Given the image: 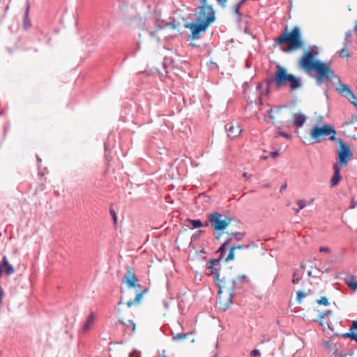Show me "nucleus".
Wrapping results in <instances>:
<instances>
[{"label":"nucleus","mask_w":357,"mask_h":357,"mask_svg":"<svg viewBox=\"0 0 357 357\" xmlns=\"http://www.w3.org/2000/svg\"><path fill=\"white\" fill-rule=\"evenodd\" d=\"M287 183L282 185V186L280 187V192H282L283 191H284L287 189Z\"/></svg>","instance_id":"nucleus-41"},{"label":"nucleus","mask_w":357,"mask_h":357,"mask_svg":"<svg viewBox=\"0 0 357 357\" xmlns=\"http://www.w3.org/2000/svg\"><path fill=\"white\" fill-rule=\"evenodd\" d=\"M319 251L321 252H330V249L328 247H320Z\"/></svg>","instance_id":"nucleus-39"},{"label":"nucleus","mask_w":357,"mask_h":357,"mask_svg":"<svg viewBox=\"0 0 357 357\" xmlns=\"http://www.w3.org/2000/svg\"><path fill=\"white\" fill-rule=\"evenodd\" d=\"M349 286L352 287L354 289H357V283L351 284Z\"/></svg>","instance_id":"nucleus-46"},{"label":"nucleus","mask_w":357,"mask_h":357,"mask_svg":"<svg viewBox=\"0 0 357 357\" xmlns=\"http://www.w3.org/2000/svg\"><path fill=\"white\" fill-rule=\"evenodd\" d=\"M272 112H273V108L269 109L267 111V116H268V117L269 119H271L272 120H274L275 119V116L272 114Z\"/></svg>","instance_id":"nucleus-35"},{"label":"nucleus","mask_w":357,"mask_h":357,"mask_svg":"<svg viewBox=\"0 0 357 357\" xmlns=\"http://www.w3.org/2000/svg\"><path fill=\"white\" fill-rule=\"evenodd\" d=\"M335 130L329 125H324L323 126H315L312 128L310 132L311 137L314 140V142H320L324 137L331 135L329 140H335Z\"/></svg>","instance_id":"nucleus-6"},{"label":"nucleus","mask_w":357,"mask_h":357,"mask_svg":"<svg viewBox=\"0 0 357 357\" xmlns=\"http://www.w3.org/2000/svg\"><path fill=\"white\" fill-rule=\"evenodd\" d=\"M354 31L357 32V20L355 22Z\"/></svg>","instance_id":"nucleus-49"},{"label":"nucleus","mask_w":357,"mask_h":357,"mask_svg":"<svg viewBox=\"0 0 357 357\" xmlns=\"http://www.w3.org/2000/svg\"><path fill=\"white\" fill-rule=\"evenodd\" d=\"M124 282L129 287L135 288L137 285L138 280L134 273V270L130 266L126 267V273L124 275Z\"/></svg>","instance_id":"nucleus-11"},{"label":"nucleus","mask_w":357,"mask_h":357,"mask_svg":"<svg viewBox=\"0 0 357 357\" xmlns=\"http://www.w3.org/2000/svg\"><path fill=\"white\" fill-rule=\"evenodd\" d=\"M188 221L189 222V223H191V224H201V223H202V220H199V219H197V220H190V219H188Z\"/></svg>","instance_id":"nucleus-36"},{"label":"nucleus","mask_w":357,"mask_h":357,"mask_svg":"<svg viewBox=\"0 0 357 357\" xmlns=\"http://www.w3.org/2000/svg\"><path fill=\"white\" fill-rule=\"evenodd\" d=\"M116 325L121 324L123 325L126 329L130 330L132 333L136 331V324L134 323L132 320H128L125 321L123 318H119L117 321L116 322Z\"/></svg>","instance_id":"nucleus-16"},{"label":"nucleus","mask_w":357,"mask_h":357,"mask_svg":"<svg viewBox=\"0 0 357 357\" xmlns=\"http://www.w3.org/2000/svg\"><path fill=\"white\" fill-rule=\"evenodd\" d=\"M284 43L288 45V49L283 50L284 52H290L302 47L303 42L301 40V31L298 26L294 27L291 32H288L286 29L274 41L275 46Z\"/></svg>","instance_id":"nucleus-5"},{"label":"nucleus","mask_w":357,"mask_h":357,"mask_svg":"<svg viewBox=\"0 0 357 357\" xmlns=\"http://www.w3.org/2000/svg\"><path fill=\"white\" fill-rule=\"evenodd\" d=\"M212 22L213 17L211 16L204 22L196 20V22H192L186 24L185 27L191 30V35L189 36V38L192 40L200 38V33L202 32H205L209 24Z\"/></svg>","instance_id":"nucleus-8"},{"label":"nucleus","mask_w":357,"mask_h":357,"mask_svg":"<svg viewBox=\"0 0 357 357\" xmlns=\"http://www.w3.org/2000/svg\"><path fill=\"white\" fill-rule=\"evenodd\" d=\"M343 45H344L343 48H342L341 50H340L337 52L338 56L340 58H349L350 54H349V50L347 48V41H345Z\"/></svg>","instance_id":"nucleus-24"},{"label":"nucleus","mask_w":357,"mask_h":357,"mask_svg":"<svg viewBox=\"0 0 357 357\" xmlns=\"http://www.w3.org/2000/svg\"><path fill=\"white\" fill-rule=\"evenodd\" d=\"M201 6L199 7V11L198 15L196 17V20H201L204 22L209 17H213V22H214L215 17V11L213 9L212 6L207 5V0H200Z\"/></svg>","instance_id":"nucleus-9"},{"label":"nucleus","mask_w":357,"mask_h":357,"mask_svg":"<svg viewBox=\"0 0 357 357\" xmlns=\"http://www.w3.org/2000/svg\"><path fill=\"white\" fill-rule=\"evenodd\" d=\"M334 174L331 181V185L332 187H334L338 184L340 181L341 180L340 176V170L341 168L337 164H335L333 165Z\"/></svg>","instance_id":"nucleus-15"},{"label":"nucleus","mask_w":357,"mask_h":357,"mask_svg":"<svg viewBox=\"0 0 357 357\" xmlns=\"http://www.w3.org/2000/svg\"><path fill=\"white\" fill-rule=\"evenodd\" d=\"M317 303L319 305H326V306H328L330 304L328 301V298L326 297H325V296H323L320 299H318L317 301Z\"/></svg>","instance_id":"nucleus-30"},{"label":"nucleus","mask_w":357,"mask_h":357,"mask_svg":"<svg viewBox=\"0 0 357 357\" xmlns=\"http://www.w3.org/2000/svg\"><path fill=\"white\" fill-rule=\"evenodd\" d=\"M333 315V312L331 310H326L323 312H321L319 315V324L323 326V327H327L328 328H330V325H329V323L328 322H325L324 321V319L326 318H328V317H330Z\"/></svg>","instance_id":"nucleus-18"},{"label":"nucleus","mask_w":357,"mask_h":357,"mask_svg":"<svg viewBox=\"0 0 357 357\" xmlns=\"http://www.w3.org/2000/svg\"><path fill=\"white\" fill-rule=\"evenodd\" d=\"M202 1H204V0H202Z\"/></svg>","instance_id":"nucleus-57"},{"label":"nucleus","mask_w":357,"mask_h":357,"mask_svg":"<svg viewBox=\"0 0 357 357\" xmlns=\"http://www.w3.org/2000/svg\"><path fill=\"white\" fill-rule=\"evenodd\" d=\"M208 274L213 276L219 287L220 307L226 310L233 303L234 295L248 280L245 275H237L231 268L221 269L220 259L211 260L206 265Z\"/></svg>","instance_id":"nucleus-1"},{"label":"nucleus","mask_w":357,"mask_h":357,"mask_svg":"<svg viewBox=\"0 0 357 357\" xmlns=\"http://www.w3.org/2000/svg\"><path fill=\"white\" fill-rule=\"evenodd\" d=\"M277 133H278V135L284 137V138H286L287 139H290L291 138V135L290 134H289V133L285 132H283V131H281V130H278Z\"/></svg>","instance_id":"nucleus-33"},{"label":"nucleus","mask_w":357,"mask_h":357,"mask_svg":"<svg viewBox=\"0 0 357 357\" xmlns=\"http://www.w3.org/2000/svg\"><path fill=\"white\" fill-rule=\"evenodd\" d=\"M144 291L139 292L135 296V298L134 300H130L127 302L126 305L128 307H130L132 305H137L140 303L142 297H143Z\"/></svg>","instance_id":"nucleus-23"},{"label":"nucleus","mask_w":357,"mask_h":357,"mask_svg":"<svg viewBox=\"0 0 357 357\" xmlns=\"http://www.w3.org/2000/svg\"><path fill=\"white\" fill-rule=\"evenodd\" d=\"M280 151L277 150L271 152V155L273 158H276L279 155Z\"/></svg>","instance_id":"nucleus-38"},{"label":"nucleus","mask_w":357,"mask_h":357,"mask_svg":"<svg viewBox=\"0 0 357 357\" xmlns=\"http://www.w3.org/2000/svg\"><path fill=\"white\" fill-rule=\"evenodd\" d=\"M29 10H30V4L29 1H26V7L24 12V15L23 18V27L24 29H28L31 27V20L29 18Z\"/></svg>","instance_id":"nucleus-19"},{"label":"nucleus","mask_w":357,"mask_h":357,"mask_svg":"<svg viewBox=\"0 0 357 357\" xmlns=\"http://www.w3.org/2000/svg\"><path fill=\"white\" fill-rule=\"evenodd\" d=\"M36 159L38 163L41 162V158L38 155H36Z\"/></svg>","instance_id":"nucleus-48"},{"label":"nucleus","mask_w":357,"mask_h":357,"mask_svg":"<svg viewBox=\"0 0 357 357\" xmlns=\"http://www.w3.org/2000/svg\"><path fill=\"white\" fill-rule=\"evenodd\" d=\"M116 311L119 312V313H121V310L119 308H116Z\"/></svg>","instance_id":"nucleus-51"},{"label":"nucleus","mask_w":357,"mask_h":357,"mask_svg":"<svg viewBox=\"0 0 357 357\" xmlns=\"http://www.w3.org/2000/svg\"><path fill=\"white\" fill-rule=\"evenodd\" d=\"M150 34H151V36H154V33L153 32H151Z\"/></svg>","instance_id":"nucleus-53"},{"label":"nucleus","mask_w":357,"mask_h":357,"mask_svg":"<svg viewBox=\"0 0 357 357\" xmlns=\"http://www.w3.org/2000/svg\"><path fill=\"white\" fill-rule=\"evenodd\" d=\"M243 4V3H240V2H234V4H232V7L236 9L240 10V8L242 6Z\"/></svg>","instance_id":"nucleus-37"},{"label":"nucleus","mask_w":357,"mask_h":357,"mask_svg":"<svg viewBox=\"0 0 357 357\" xmlns=\"http://www.w3.org/2000/svg\"><path fill=\"white\" fill-rule=\"evenodd\" d=\"M351 36V31H348L346 32L345 33V40H347L349 38H350Z\"/></svg>","instance_id":"nucleus-42"},{"label":"nucleus","mask_w":357,"mask_h":357,"mask_svg":"<svg viewBox=\"0 0 357 357\" xmlns=\"http://www.w3.org/2000/svg\"><path fill=\"white\" fill-rule=\"evenodd\" d=\"M192 225V227H191V229H195V228H199L202 226H203L204 225L196 224V225ZM205 225L207 226L208 225Z\"/></svg>","instance_id":"nucleus-43"},{"label":"nucleus","mask_w":357,"mask_h":357,"mask_svg":"<svg viewBox=\"0 0 357 357\" xmlns=\"http://www.w3.org/2000/svg\"><path fill=\"white\" fill-rule=\"evenodd\" d=\"M259 350L257 349H253L252 351H251V356L252 357H255L256 356H259Z\"/></svg>","instance_id":"nucleus-40"},{"label":"nucleus","mask_w":357,"mask_h":357,"mask_svg":"<svg viewBox=\"0 0 357 357\" xmlns=\"http://www.w3.org/2000/svg\"><path fill=\"white\" fill-rule=\"evenodd\" d=\"M218 3L222 7L225 8L226 6V3L227 0H216ZM232 4L234 2H240V3H244L247 0H229Z\"/></svg>","instance_id":"nucleus-25"},{"label":"nucleus","mask_w":357,"mask_h":357,"mask_svg":"<svg viewBox=\"0 0 357 357\" xmlns=\"http://www.w3.org/2000/svg\"><path fill=\"white\" fill-rule=\"evenodd\" d=\"M262 158H263V159H266V158H267V157H266V156H264Z\"/></svg>","instance_id":"nucleus-55"},{"label":"nucleus","mask_w":357,"mask_h":357,"mask_svg":"<svg viewBox=\"0 0 357 357\" xmlns=\"http://www.w3.org/2000/svg\"><path fill=\"white\" fill-rule=\"evenodd\" d=\"M356 108H357V102L355 103V105H354Z\"/></svg>","instance_id":"nucleus-56"},{"label":"nucleus","mask_w":357,"mask_h":357,"mask_svg":"<svg viewBox=\"0 0 357 357\" xmlns=\"http://www.w3.org/2000/svg\"><path fill=\"white\" fill-rule=\"evenodd\" d=\"M301 268H302L303 269H304V268H305V266L302 265V266H301Z\"/></svg>","instance_id":"nucleus-54"},{"label":"nucleus","mask_w":357,"mask_h":357,"mask_svg":"<svg viewBox=\"0 0 357 357\" xmlns=\"http://www.w3.org/2000/svg\"><path fill=\"white\" fill-rule=\"evenodd\" d=\"M344 337H349L357 342V320L352 322L350 331L342 335Z\"/></svg>","instance_id":"nucleus-17"},{"label":"nucleus","mask_w":357,"mask_h":357,"mask_svg":"<svg viewBox=\"0 0 357 357\" xmlns=\"http://www.w3.org/2000/svg\"><path fill=\"white\" fill-rule=\"evenodd\" d=\"M95 319H96V315H95L94 312H91L87 318V320H86L85 324L83 326V331L84 332H86L90 329L91 326L93 324Z\"/></svg>","instance_id":"nucleus-22"},{"label":"nucleus","mask_w":357,"mask_h":357,"mask_svg":"<svg viewBox=\"0 0 357 357\" xmlns=\"http://www.w3.org/2000/svg\"><path fill=\"white\" fill-rule=\"evenodd\" d=\"M337 91L344 98H347L349 95H351L353 92L348 87V86L345 84H340L339 87L337 89Z\"/></svg>","instance_id":"nucleus-20"},{"label":"nucleus","mask_w":357,"mask_h":357,"mask_svg":"<svg viewBox=\"0 0 357 357\" xmlns=\"http://www.w3.org/2000/svg\"><path fill=\"white\" fill-rule=\"evenodd\" d=\"M306 295L307 294L305 293H304L303 291H297V297H296L297 302L298 303H301L303 298H305L306 296Z\"/></svg>","instance_id":"nucleus-29"},{"label":"nucleus","mask_w":357,"mask_h":357,"mask_svg":"<svg viewBox=\"0 0 357 357\" xmlns=\"http://www.w3.org/2000/svg\"><path fill=\"white\" fill-rule=\"evenodd\" d=\"M270 187H271V184L270 183H266V184L263 185V188H270Z\"/></svg>","instance_id":"nucleus-47"},{"label":"nucleus","mask_w":357,"mask_h":357,"mask_svg":"<svg viewBox=\"0 0 357 357\" xmlns=\"http://www.w3.org/2000/svg\"><path fill=\"white\" fill-rule=\"evenodd\" d=\"M232 12L237 15V22H241L242 14L240 13V10L231 7Z\"/></svg>","instance_id":"nucleus-32"},{"label":"nucleus","mask_w":357,"mask_h":357,"mask_svg":"<svg viewBox=\"0 0 357 357\" xmlns=\"http://www.w3.org/2000/svg\"><path fill=\"white\" fill-rule=\"evenodd\" d=\"M123 304H124V303L123 302V301H122V300H121V301L119 302V303H118V305H123Z\"/></svg>","instance_id":"nucleus-50"},{"label":"nucleus","mask_w":357,"mask_h":357,"mask_svg":"<svg viewBox=\"0 0 357 357\" xmlns=\"http://www.w3.org/2000/svg\"><path fill=\"white\" fill-rule=\"evenodd\" d=\"M318 54V51L314 50H310L305 52L299 61L300 67L308 73L314 71L317 74L316 82L318 84L328 81L333 77H337L340 82V78L335 76L334 71L328 63L315 59Z\"/></svg>","instance_id":"nucleus-3"},{"label":"nucleus","mask_w":357,"mask_h":357,"mask_svg":"<svg viewBox=\"0 0 357 357\" xmlns=\"http://www.w3.org/2000/svg\"><path fill=\"white\" fill-rule=\"evenodd\" d=\"M302 277L303 273H300L298 271H296L293 275L292 282L294 284H298L300 282Z\"/></svg>","instance_id":"nucleus-26"},{"label":"nucleus","mask_w":357,"mask_h":357,"mask_svg":"<svg viewBox=\"0 0 357 357\" xmlns=\"http://www.w3.org/2000/svg\"><path fill=\"white\" fill-rule=\"evenodd\" d=\"M3 266L4 267L5 273L7 275H10L15 272V270L13 266L8 262V260L6 257H3Z\"/></svg>","instance_id":"nucleus-21"},{"label":"nucleus","mask_w":357,"mask_h":357,"mask_svg":"<svg viewBox=\"0 0 357 357\" xmlns=\"http://www.w3.org/2000/svg\"><path fill=\"white\" fill-rule=\"evenodd\" d=\"M124 282L129 287L135 288L137 285L138 280L134 273V270L130 266L126 267V273L124 275Z\"/></svg>","instance_id":"nucleus-12"},{"label":"nucleus","mask_w":357,"mask_h":357,"mask_svg":"<svg viewBox=\"0 0 357 357\" xmlns=\"http://www.w3.org/2000/svg\"><path fill=\"white\" fill-rule=\"evenodd\" d=\"M347 98L354 105H355V103L357 102V97L353 93L351 95H349Z\"/></svg>","instance_id":"nucleus-31"},{"label":"nucleus","mask_w":357,"mask_h":357,"mask_svg":"<svg viewBox=\"0 0 357 357\" xmlns=\"http://www.w3.org/2000/svg\"><path fill=\"white\" fill-rule=\"evenodd\" d=\"M3 296V290L1 287H0V303H1Z\"/></svg>","instance_id":"nucleus-44"},{"label":"nucleus","mask_w":357,"mask_h":357,"mask_svg":"<svg viewBox=\"0 0 357 357\" xmlns=\"http://www.w3.org/2000/svg\"><path fill=\"white\" fill-rule=\"evenodd\" d=\"M243 177L246 179H248L250 177V175H249L247 172H244L243 174Z\"/></svg>","instance_id":"nucleus-45"},{"label":"nucleus","mask_w":357,"mask_h":357,"mask_svg":"<svg viewBox=\"0 0 357 357\" xmlns=\"http://www.w3.org/2000/svg\"><path fill=\"white\" fill-rule=\"evenodd\" d=\"M287 83L289 84L291 91H294L302 86V82L299 77L288 74L287 69L278 64L276 66L274 77L267 79L266 84L268 87L275 84L278 88H281Z\"/></svg>","instance_id":"nucleus-4"},{"label":"nucleus","mask_w":357,"mask_h":357,"mask_svg":"<svg viewBox=\"0 0 357 357\" xmlns=\"http://www.w3.org/2000/svg\"><path fill=\"white\" fill-rule=\"evenodd\" d=\"M225 128L228 137L231 138L238 137L242 132V129H241L238 123H234L233 122L227 123Z\"/></svg>","instance_id":"nucleus-13"},{"label":"nucleus","mask_w":357,"mask_h":357,"mask_svg":"<svg viewBox=\"0 0 357 357\" xmlns=\"http://www.w3.org/2000/svg\"><path fill=\"white\" fill-rule=\"evenodd\" d=\"M110 213L112 217L114 223H117V215H116L115 211L112 209H110Z\"/></svg>","instance_id":"nucleus-34"},{"label":"nucleus","mask_w":357,"mask_h":357,"mask_svg":"<svg viewBox=\"0 0 357 357\" xmlns=\"http://www.w3.org/2000/svg\"><path fill=\"white\" fill-rule=\"evenodd\" d=\"M231 225H212L213 229L215 231V236L217 239H220L226 235L225 242L221 245L218 249V252L220 253L218 259L227 262L234 260L236 257L242 258L245 255V250L248 248L247 245H234L227 254L225 248L227 244L233 240L241 241L245 236L244 232L237 231L230 227Z\"/></svg>","instance_id":"nucleus-2"},{"label":"nucleus","mask_w":357,"mask_h":357,"mask_svg":"<svg viewBox=\"0 0 357 357\" xmlns=\"http://www.w3.org/2000/svg\"><path fill=\"white\" fill-rule=\"evenodd\" d=\"M231 222L238 223L240 221L229 211H225L222 213L213 211L208 214V223L227 224L231 223ZM205 223H207V222H205Z\"/></svg>","instance_id":"nucleus-7"},{"label":"nucleus","mask_w":357,"mask_h":357,"mask_svg":"<svg viewBox=\"0 0 357 357\" xmlns=\"http://www.w3.org/2000/svg\"><path fill=\"white\" fill-rule=\"evenodd\" d=\"M338 161L340 165H346L348 160L352 157V153L350 148L342 140L339 142V149L337 151Z\"/></svg>","instance_id":"nucleus-10"},{"label":"nucleus","mask_w":357,"mask_h":357,"mask_svg":"<svg viewBox=\"0 0 357 357\" xmlns=\"http://www.w3.org/2000/svg\"><path fill=\"white\" fill-rule=\"evenodd\" d=\"M188 337V333H176L173 335L174 341H180L185 339Z\"/></svg>","instance_id":"nucleus-28"},{"label":"nucleus","mask_w":357,"mask_h":357,"mask_svg":"<svg viewBox=\"0 0 357 357\" xmlns=\"http://www.w3.org/2000/svg\"><path fill=\"white\" fill-rule=\"evenodd\" d=\"M312 202H313V199H312L311 201H310V202H308V204H312Z\"/></svg>","instance_id":"nucleus-52"},{"label":"nucleus","mask_w":357,"mask_h":357,"mask_svg":"<svg viewBox=\"0 0 357 357\" xmlns=\"http://www.w3.org/2000/svg\"><path fill=\"white\" fill-rule=\"evenodd\" d=\"M296 204L298 206V208L295 210L296 213H298L300 210L303 209L306 206V205H307L306 202L304 199H298L296 202Z\"/></svg>","instance_id":"nucleus-27"},{"label":"nucleus","mask_w":357,"mask_h":357,"mask_svg":"<svg viewBox=\"0 0 357 357\" xmlns=\"http://www.w3.org/2000/svg\"><path fill=\"white\" fill-rule=\"evenodd\" d=\"M306 116L302 113H295L293 114V123L297 128L302 127L306 121Z\"/></svg>","instance_id":"nucleus-14"}]
</instances>
